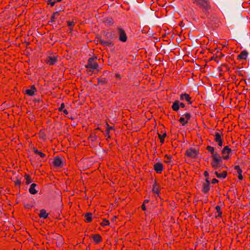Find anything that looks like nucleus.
Instances as JSON below:
<instances>
[{"label": "nucleus", "mask_w": 250, "mask_h": 250, "mask_svg": "<svg viewBox=\"0 0 250 250\" xmlns=\"http://www.w3.org/2000/svg\"><path fill=\"white\" fill-rule=\"evenodd\" d=\"M103 34L105 39L107 40V41H104L101 39L100 37H97V44L99 43L104 46L113 47L114 45L113 42L112 40L114 38V34L112 32H106L105 31H103Z\"/></svg>", "instance_id": "1"}, {"label": "nucleus", "mask_w": 250, "mask_h": 250, "mask_svg": "<svg viewBox=\"0 0 250 250\" xmlns=\"http://www.w3.org/2000/svg\"><path fill=\"white\" fill-rule=\"evenodd\" d=\"M193 3L198 6L206 15H208V11L211 9L209 0H191Z\"/></svg>", "instance_id": "2"}, {"label": "nucleus", "mask_w": 250, "mask_h": 250, "mask_svg": "<svg viewBox=\"0 0 250 250\" xmlns=\"http://www.w3.org/2000/svg\"><path fill=\"white\" fill-rule=\"evenodd\" d=\"M211 161L210 165L214 169H216L221 167L223 163V158L218 153L211 155Z\"/></svg>", "instance_id": "3"}, {"label": "nucleus", "mask_w": 250, "mask_h": 250, "mask_svg": "<svg viewBox=\"0 0 250 250\" xmlns=\"http://www.w3.org/2000/svg\"><path fill=\"white\" fill-rule=\"evenodd\" d=\"M97 57L93 56L89 58L87 61V64L85 65V68L90 69V71L93 72L94 70L97 69L99 64L96 62Z\"/></svg>", "instance_id": "4"}, {"label": "nucleus", "mask_w": 250, "mask_h": 250, "mask_svg": "<svg viewBox=\"0 0 250 250\" xmlns=\"http://www.w3.org/2000/svg\"><path fill=\"white\" fill-rule=\"evenodd\" d=\"M199 154V149L193 147L187 149L185 152V155L191 159H196Z\"/></svg>", "instance_id": "5"}, {"label": "nucleus", "mask_w": 250, "mask_h": 250, "mask_svg": "<svg viewBox=\"0 0 250 250\" xmlns=\"http://www.w3.org/2000/svg\"><path fill=\"white\" fill-rule=\"evenodd\" d=\"M58 56L51 53L44 59V62L49 65H53L58 61Z\"/></svg>", "instance_id": "6"}, {"label": "nucleus", "mask_w": 250, "mask_h": 250, "mask_svg": "<svg viewBox=\"0 0 250 250\" xmlns=\"http://www.w3.org/2000/svg\"><path fill=\"white\" fill-rule=\"evenodd\" d=\"M117 30L119 41L123 42H126L127 41V36L125 30L121 27H117Z\"/></svg>", "instance_id": "7"}, {"label": "nucleus", "mask_w": 250, "mask_h": 250, "mask_svg": "<svg viewBox=\"0 0 250 250\" xmlns=\"http://www.w3.org/2000/svg\"><path fill=\"white\" fill-rule=\"evenodd\" d=\"M218 132H215L214 134V141L219 146H222L223 144V135L222 133L219 132V130L217 129Z\"/></svg>", "instance_id": "8"}, {"label": "nucleus", "mask_w": 250, "mask_h": 250, "mask_svg": "<svg viewBox=\"0 0 250 250\" xmlns=\"http://www.w3.org/2000/svg\"><path fill=\"white\" fill-rule=\"evenodd\" d=\"M191 117V116L190 113L186 112L180 118L178 121L182 125L184 126L188 124Z\"/></svg>", "instance_id": "9"}, {"label": "nucleus", "mask_w": 250, "mask_h": 250, "mask_svg": "<svg viewBox=\"0 0 250 250\" xmlns=\"http://www.w3.org/2000/svg\"><path fill=\"white\" fill-rule=\"evenodd\" d=\"M185 107V104L182 102H180L179 100H175L174 102H173L171 108L173 111L177 112L179 110L180 107L184 108Z\"/></svg>", "instance_id": "10"}, {"label": "nucleus", "mask_w": 250, "mask_h": 250, "mask_svg": "<svg viewBox=\"0 0 250 250\" xmlns=\"http://www.w3.org/2000/svg\"><path fill=\"white\" fill-rule=\"evenodd\" d=\"M232 150L229 148V146H225L222 150L221 153L223 154L222 156L224 160H229L230 158L229 155L231 153Z\"/></svg>", "instance_id": "11"}, {"label": "nucleus", "mask_w": 250, "mask_h": 250, "mask_svg": "<svg viewBox=\"0 0 250 250\" xmlns=\"http://www.w3.org/2000/svg\"><path fill=\"white\" fill-rule=\"evenodd\" d=\"M53 164L54 167H62L64 166L62 159L59 156L54 157Z\"/></svg>", "instance_id": "12"}, {"label": "nucleus", "mask_w": 250, "mask_h": 250, "mask_svg": "<svg viewBox=\"0 0 250 250\" xmlns=\"http://www.w3.org/2000/svg\"><path fill=\"white\" fill-rule=\"evenodd\" d=\"M108 72L107 70H104L103 72V75H102L100 78L97 79L98 85H105L108 83V80L104 77V75L108 74Z\"/></svg>", "instance_id": "13"}, {"label": "nucleus", "mask_w": 250, "mask_h": 250, "mask_svg": "<svg viewBox=\"0 0 250 250\" xmlns=\"http://www.w3.org/2000/svg\"><path fill=\"white\" fill-rule=\"evenodd\" d=\"M152 192L154 194L156 195V197H159L160 198H161V197L159 196L160 194V185L159 184L157 183L156 181H155L153 183V184L152 185Z\"/></svg>", "instance_id": "14"}, {"label": "nucleus", "mask_w": 250, "mask_h": 250, "mask_svg": "<svg viewBox=\"0 0 250 250\" xmlns=\"http://www.w3.org/2000/svg\"><path fill=\"white\" fill-rule=\"evenodd\" d=\"M192 98L189 96V94L187 93H182L180 95V100L181 101L185 100L187 102L188 104H192V101H191Z\"/></svg>", "instance_id": "15"}, {"label": "nucleus", "mask_w": 250, "mask_h": 250, "mask_svg": "<svg viewBox=\"0 0 250 250\" xmlns=\"http://www.w3.org/2000/svg\"><path fill=\"white\" fill-rule=\"evenodd\" d=\"M153 168L156 173L161 174L163 171L164 167L162 163H156L153 166Z\"/></svg>", "instance_id": "16"}, {"label": "nucleus", "mask_w": 250, "mask_h": 250, "mask_svg": "<svg viewBox=\"0 0 250 250\" xmlns=\"http://www.w3.org/2000/svg\"><path fill=\"white\" fill-rule=\"evenodd\" d=\"M89 238H92L95 244H100L103 240L101 236L99 234H92L89 236Z\"/></svg>", "instance_id": "17"}, {"label": "nucleus", "mask_w": 250, "mask_h": 250, "mask_svg": "<svg viewBox=\"0 0 250 250\" xmlns=\"http://www.w3.org/2000/svg\"><path fill=\"white\" fill-rule=\"evenodd\" d=\"M37 92V88L34 85L30 86V89H26L25 91V94L29 96H33L35 95V92Z\"/></svg>", "instance_id": "18"}, {"label": "nucleus", "mask_w": 250, "mask_h": 250, "mask_svg": "<svg viewBox=\"0 0 250 250\" xmlns=\"http://www.w3.org/2000/svg\"><path fill=\"white\" fill-rule=\"evenodd\" d=\"M210 189V182L208 178L206 179V183L203 184L202 191L206 194L207 193Z\"/></svg>", "instance_id": "19"}, {"label": "nucleus", "mask_w": 250, "mask_h": 250, "mask_svg": "<svg viewBox=\"0 0 250 250\" xmlns=\"http://www.w3.org/2000/svg\"><path fill=\"white\" fill-rule=\"evenodd\" d=\"M103 23L107 26H111L114 24V21L111 17H107L103 20Z\"/></svg>", "instance_id": "20"}, {"label": "nucleus", "mask_w": 250, "mask_h": 250, "mask_svg": "<svg viewBox=\"0 0 250 250\" xmlns=\"http://www.w3.org/2000/svg\"><path fill=\"white\" fill-rule=\"evenodd\" d=\"M248 56V52L247 51L244 50L240 52L237 56V60H246Z\"/></svg>", "instance_id": "21"}, {"label": "nucleus", "mask_w": 250, "mask_h": 250, "mask_svg": "<svg viewBox=\"0 0 250 250\" xmlns=\"http://www.w3.org/2000/svg\"><path fill=\"white\" fill-rule=\"evenodd\" d=\"M49 213L46 212V211L44 209H42L40 211L39 216L41 218L46 219L48 217Z\"/></svg>", "instance_id": "22"}, {"label": "nucleus", "mask_w": 250, "mask_h": 250, "mask_svg": "<svg viewBox=\"0 0 250 250\" xmlns=\"http://www.w3.org/2000/svg\"><path fill=\"white\" fill-rule=\"evenodd\" d=\"M92 220V214L90 212H87L84 215V221L86 223H90Z\"/></svg>", "instance_id": "23"}, {"label": "nucleus", "mask_w": 250, "mask_h": 250, "mask_svg": "<svg viewBox=\"0 0 250 250\" xmlns=\"http://www.w3.org/2000/svg\"><path fill=\"white\" fill-rule=\"evenodd\" d=\"M215 174L216 175L217 178H225L227 176V171H223L221 173H218L217 171H215Z\"/></svg>", "instance_id": "24"}, {"label": "nucleus", "mask_w": 250, "mask_h": 250, "mask_svg": "<svg viewBox=\"0 0 250 250\" xmlns=\"http://www.w3.org/2000/svg\"><path fill=\"white\" fill-rule=\"evenodd\" d=\"M37 186V185L35 183H32L29 189V191L31 194H35L37 193V191L35 189V187Z\"/></svg>", "instance_id": "25"}, {"label": "nucleus", "mask_w": 250, "mask_h": 250, "mask_svg": "<svg viewBox=\"0 0 250 250\" xmlns=\"http://www.w3.org/2000/svg\"><path fill=\"white\" fill-rule=\"evenodd\" d=\"M33 151L35 154H38L40 157L42 158L45 157V154L44 153L38 150L36 147H34L33 148Z\"/></svg>", "instance_id": "26"}, {"label": "nucleus", "mask_w": 250, "mask_h": 250, "mask_svg": "<svg viewBox=\"0 0 250 250\" xmlns=\"http://www.w3.org/2000/svg\"><path fill=\"white\" fill-rule=\"evenodd\" d=\"M172 157V155H171L165 154L164 158L166 159V160H164V162L166 164L170 163L172 162L171 160Z\"/></svg>", "instance_id": "27"}, {"label": "nucleus", "mask_w": 250, "mask_h": 250, "mask_svg": "<svg viewBox=\"0 0 250 250\" xmlns=\"http://www.w3.org/2000/svg\"><path fill=\"white\" fill-rule=\"evenodd\" d=\"M224 56V55L221 52V50L217 49L215 53V57L217 58L219 61Z\"/></svg>", "instance_id": "28"}, {"label": "nucleus", "mask_w": 250, "mask_h": 250, "mask_svg": "<svg viewBox=\"0 0 250 250\" xmlns=\"http://www.w3.org/2000/svg\"><path fill=\"white\" fill-rule=\"evenodd\" d=\"M206 149L211 154V155L218 154L217 153L215 152L214 148L213 146H208L206 147Z\"/></svg>", "instance_id": "29"}, {"label": "nucleus", "mask_w": 250, "mask_h": 250, "mask_svg": "<svg viewBox=\"0 0 250 250\" xmlns=\"http://www.w3.org/2000/svg\"><path fill=\"white\" fill-rule=\"evenodd\" d=\"M158 137L160 139V143L163 144L164 143L165 141V138L166 136V133L165 132L163 134H161L159 133H158Z\"/></svg>", "instance_id": "30"}, {"label": "nucleus", "mask_w": 250, "mask_h": 250, "mask_svg": "<svg viewBox=\"0 0 250 250\" xmlns=\"http://www.w3.org/2000/svg\"><path fill=\"white\" fill-rule=\"evenodd\" d=\"M24 178L26 180V185H29V184H30L32 182V180L31 179V177L28 174H27V173L25 174Z\"/></svg>", "instance_id": "31"}, {"label": "nucleus", "mask_w": 250, "mask_h": 250, "mask_svg": "<svg viewBox=\"0 0 250 250\" xmlns=\"http://www.w3.org/2000/svg\"><path fill=\"white\" fill-rule=\"evenodd\" d=\"M215 210H216L217 212L218 213V215L216 217H222V212L221 210V207L219 206H216L215 207Z\"/></svg>", "instance_id": "32"}, {"label": "nucleus", "mask_w": 250, "mask_h": 250, "mask_svg": "<svg viewBox=\"0 0 250 250\" xmlns=\"http://www.w3.org/2000/svg\"><path fill=\"white\" fill-rule=\"evenodd\" d=\"M59 15H60V13H59V12H58V11L54 12L51 17V19H50V21L51 22H54L55 20L56 19V17L59 16Z\"/></svg>", "instance_id": "33"}, {"label": "nucleus", "mask_w": 250, "mask_h": 250, "mask_svg": "<svg viewBox=\"0 0 250 250\" xmlns=\"http://www.w3.org/2000/svg\"><path fill=\"white\" fill-rule=\"evenodd\" d=\"M67 25L70 27L69 30L72 31L73 30V27L75 25V22L73 21H67Z\"/></svg>", "instance_id": "34"}, {"label": "nucleus", "mask_w": 250, "mask_h": 250, "mask_svg": "<svg viewBox=\"0 0 250 250\" xmlns=\"http://www.w3.org/2000/svg\"><path fill=\"white\" fill-rule=\"evenodd\" d=\"M97 137L95 133H92L90 134L89 139L91 142H95L97 140Z\"/></svg>", "instance_id": "35"}, {"label": "nucleus", "mask_w": 250, "mask_h": 250, "mask_svg": "<svg viewBox=\"0 0 250 250\" xmlns=\"http://www.w3.org/2000/svg\"><path fill=\"white\" fill-rule=\"evenodd\" d=\"M109 221L106 219H103V221L100 223V225L102 227L109 225Z\"/></svg>", "instance_id": "36"}, {"label": "nucleus", "mask_w": 250, "mask_h": 250, "mask_svg": "<svg viewBox=\"0 0 250 250\" xmlns=\"http://www.w3.org/2000/svg\"><path fill=\"white\" fill-rule=\"evenodd\" d=\"M234 169L237 170L238 175L242 174V170L241 169L239 166H235Z\"/></svg>", "instance_id": "37"}, {"label": "nucleus", "mask_w": 250, "mask_h": 250, "mask_svg": "<svg viewBox=\"0 0 250 250\" xmlns=\"http://www.w3.org/2000/svg\"><path fill=\"white\" fill-rule=\"evenodd\" d=\"M105 140L108 141L109 139H110L111 136L110 135V131L108 130H105Z\"/></svg>", "instance_id": "38"}, {"label": "nucleus", "mask_w": 250, "mask_h": 250, "mask_svg": "<svg viewBox=\"0 0 250 250\" xmlns=\"http://www.w3.org/2000/svg\"><path fill=\"white\" fill-rule=\"evenodd\" d=\"M23 206L25 208H31L33 206L32 204L27 203L25 202L23 203Z\"/></svg>", "instance_id": "39"}, {"label": "nucleus", "mask_w": 250, "mask_h": 250, "mask_svg": "<svg viewBox=\"0 0 250 250\" xmlns=\"http://www.w3.org/2000/svg\"><path fill=\"white\" fill-rule=\"evenodd\" d=\"M14 185L15 187H19V188H20L21 185V180L19 179H17L16 180L14 181Z\"/></svg>", "instance_id": "40"}, {"label": "nucleus", "mask_w": 250, "mask_h": 250, "mask_svg": "<svg viewBox=\"0 0 250 250\" xmlns=\"http://www.w3.org/2000/svg\"><path fill=\"white\" fill-rule=\"evenodd\" d=\"M106 130H108L109 131H110V130H115V128L114 127V126H110L107 122H106Z\"/></svg>", "instance_id": "41"}, {"label": "nucleus", "mask_w": 250, "mask_h": 250, "mask_svg": "<svg viewBox=\"0 0 250 250\" xmlns=\"http://www.w3.org/2000/svg\"><path fill=\"white\" fill-rule=\"evenodd\" d=\"M48 4H50L52 7L54 6L55 4L56 3L55 1H52V0H48Z\"/></svg>", "instance_id": "42"}, {"label": "nucleus", "mask_w": 250, "mask_h": 250, "mask_svg": "<svg viewBox=\"0 0 250 250\" xmlns=\"http://www.w3.org/2000/svg\"><path fill=\"white\" fill-rule=\"evenodd\" d=\"M211 60H214L217 63L219 62V60L217 58L215 57V54L213 55V56L211 58Z\"/></svg>", "instance_id": "43"}, {"label": "nucleus", "mask_w": 250, "mask_h": 250, "mask_svg": "<svg viewBox=\"0 0 250 250\" xmlns=\"http://www.w3.org/2000/svg\"><path fill=\"white\" fill-rule=\"evenodd\" d=\"M64 107H65L64 104V103H62L61 104L60 107L58 109L59 111H62V110L64 108Z\"/></svg>", "instance_id": "44"}, {"label": "nucleus", "mask_w": 250, "mask_h": 250, "mask_svg": "<svg viewBox=\"0 0 250 250\" xmlns=\"http://www.w3.org/2000/svg\"><path fill=\"white\" fill-rule=\"evenodd\" d=\"M115 77L117 79H118L119 80H121V77L120 74L117 73L115 75Z\"/></svg>", "instance_id": "45"}, {"label": "nucleus", "mask_w": 250, "mask_h": 250, "mask_svg": "<svg viewBox=\"0 0 250 250\" xmlns=\"http://www.w3.org/2000/svg\"><path fill=\"white\" fill-rule=\"evenodd\" d=\"M204 175L205 177H206V178H208V180L209 174L207 171H205L204 172Z\"/></svg>", "instance_id": "46"}, {"label": "nucleus", "mask_w": 250, "mask_h": 250, "mask_svg": "<svg viewBox=\"0 0 250 250\" xmlns=\"http://www.w3.org/2000/svg\"><path fill=\"white\" fill-rule=\"evenodd\" d=\"M218 182L219 181L217 179L213 178L211 181V183L214 184L218 183Z\"/></svg>", "instance_id": "47"}, {"label": "nucleus", "mask_w": 250, "mask_h": 250, "mask_svg": "<svg viewBox=\"0 0 250 250\" xmlns=\"http://www.w3.org/2000/svg\"><path fill=\"white\" fill-rule=\"evenodd\" d=\"M141 208L143 210H146V206L145 205H144V204H143L141 206Z\"/></svg>", "instance_id": "48"}, {"label": "nucleus", "mask_w": 250, "mask_h": 250, "mask_svg": "<svg viewBox=\"0 0 250 250\" xmlns=\"http://www.w3.org/2000/svg\"><path fill=\"white\" fill-rule=\"evenodd\" d=\"M238 178L240 181L242 180L243 179V177L242 174L238 175Z\"/></svg>", "instance_id": "49"}, {"label": "nucleus", "mask_w": 250, "mask_h": 250, "mask_svg": "<svg viewBox=\"0 0 250 250\" xmlns=\"http://www.w3.org/2000/svg\"><path fill=\"white\" fill-rule=\"evenodd\" d=\"M62 111L65 115H67L68 114V111L66 109H63Z\"/></svg>", "instance_id": "50"}, {"label": "nucleus", "mask_w": 250, "mask_h": 250, "mask_svg": "<svg viewBox=\"0 0 250 250\" xmlns=\"http://www.w3.org/2000/svg\"><path fill=\"white\" fill-rule=\"evenodd\" d=\"M149 202V201L148 200V199H146L145 200V201H144V203L143 204H144V205H145V204L146 203H148Z\"/></svg>", "instance_id": "51"}, {"label": "nucleus", "mask_w": 250, "mask_h": 250, "mask_svg": "<svg viewBox=\"0 0 250 250\" xmlns=\"http://www.w3.org/2000/svg\"><path fill=\"white\" fill-rule=\"evenodd\" d=\"M96 130H101V128L99 127H98L97 128H96L94 129V131H96Z\"/></svg>", "instance_id": "52"}, {"label": "nucleus", "mask_w": 250, "mask_h": 250, "mask_svg": "<svg viewBox=\"0 0 250 250\" xmlns=\"http://www.w3.org/2000/svg\"><path fill=\"white\" fill-rule=\"evenodd\" d=\"M62 1V0H55V2H61Z\"/></svg>", "instance_id": "53"}, {"label": "nucleus", "mask_w": 250, "mask_h": 250, "mask_svg": "<svg viewBox=\"0 0 250 250\" xmlns=\"http://www.w3.org/2000/svg\"><path fill=\"white\" fill-rule=\"evenodd\" d=\"M26 45H28L30 44V42H25Z\"/></svg>", "instance_id": "54"}, {"label": "nucleus", "mask_w": 250, "mask_h": 250, "mask_svg": "<svg viewBox=\"0 0 250 250\" xmlns=\"http://www.w3.org/2000/svg\"><path fill=\"white\" fill-rule=\"evenodd\" d=\"M219 71H222V70L221 69V68H219Z\"/></svg>", "instance_id": "55"}, {"label": "nucleus", "mask_w": 250, "mask_h": 250, "mask_svg": "<svg viewBox=\"0 0 250 250\" xmlns=\"http://www.w3.org/2000/svg\"><path fill=\"white\" fill-rule=\"evenodd\" d=\"M214 250H217V249H216L215 248H214Z\"/></svg>", "instance_id": "56"}, {"label": "nucleus", "mask_w": 250, "mask_h": 250, "mask_svg": "<svg viewBox=\"0 0 250 250\" xmlns=\"http://www.w3.org/2000/svg\"><path fill=\"white\" fill-rule=\"evenodd\" d=\"M214 250H217V249H216L215 248H214Z\"/></svg>", "instance_id": "57"}]
</instances>
